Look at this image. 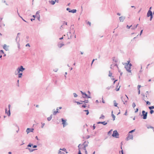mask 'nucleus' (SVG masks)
Instances as JSON below:
<instances>
[{
	"label": "nucleus",
	"mask_w": 154,
	"mask_h": 154,
	"mask_svg": "<svg viewBox=\"0 0 154 154\" xmlns=\"http://www.w3.org/2000/svg\"><path fill=\"white\" fill-rule=\"evenodd\" d=\"M142 114L141 116H143V119H147L148 112H146L144 110H143L142 112Z\"/></svg>",
	"instance_id": "1"
},
{
	"label": "nucleus",
	"mask_w": 154,
	"mask_h": 154,
	"mask_svg": "<svg viewBox=\"0 0 154 154\" xmlns=\"http://www.w3.org/2000/svg\"><path fill=\"white\" fill-rule=\"evenodd\" d=\"M119 134L118 133V132L116 130H115L113 131V133L112 134V136L114 137H115L116 138H119Z\"/></svg>",
	"instance_id": "2"
},
{
	"label": "nucleus",
	"mask_w": 154,
	"mask_h": 154,
	"mask_svg": "<svg viewBox=\"0 0 154 154\" xmlns=\"http://www.w3.org/2000/svg\"><path fill=\"white\" fill-rule=\"evenodd\" d=\"M25 70V68H23L22 66H21L20 67H18L17 69V71L18 73H19V72H22Z\"/></svg>",
	"instance_id": "3"
},
{
	"label": "nucleus",
	"mask_w": 154,
	"mask_h": 154,
	"mask_svg": "<svg viewBox=\"0 0 154 154\" xmlns=\"http://www.w3.org/2000/svg\"><path fill=\"white\" fill-rule=\"evenodd\" d=\"M61 120L62 122V124L63 125V127H64L67 125V124L66 122V119H65L63 118H62L61 119Z\"/></svg>",
	"instance_id": "4"
},
{
	"label": "nucleus",
	"mask_w": 154,
	"mask_h": 154,
	"mask_svg": "<svg viewBox=\"0 0 154 154\" xmlns=\"http://www.w3.org/2000/svg\"><path fill=\"white\" fill-rule=\"evenodd\" d=\"M66 9L67 11H69V12L72 13H75L77 11V10L76 9L70 10V9L69 8H66Z\"/></svg>",
	"instance_id": "5"
},
{
	"label": "nucleus",
	"mask_w": 154,
	"mask_h": 154,
	"mask_svg": "<svg viewBox=\"0 0 154 154\" xmlns=\"http://www.w3.org/2000/svg\"><path fill=\"white\" fill-rule=\"evenodd\" d=\"M133 139V135L132 134H128V136L126 137V140H128L130 139L132 140Z\"/></svg>",
	"instance_id": "6"
},
{
	"label": "nucleus",
	"mask_w": 154,
	"mask_h": 154,
	"mask_svg": "<svg viewBox=\"0 0 154 154\" xmlns=\"http://www.w3.org/2000/svg\"><path fill=\"white\" fill-rule=\"evenodd\" d=\"M34 130L33 128H28L26 130L27 134H28L30 132H33Z\"/></svg>",
	"instance_id": "7"
},
{
	"label": "nucleus",
	"mask_w": 154,
	"mask_h": 154,
	"mask_svg": "<svg viewBox=\"0 0 154 154\" xmlns=\"http://www.w3.org/2000/svg\"><path fill=\"white\" fill-rule=\"evenodd\" d=\"M125 67L126 69V70L129 72H131V69H129V66L127 64H125Z\"/></svg>",
	"instance_id": "8"
},
{
	"label": "nucleus",
	"mask_w": 154,
	"mask_h": 154,
	"mask_svg": "<svg viewBox=\"0 0 154 154\" xmlns=\"http://www.w3.org/2000/svg\"><path fill=\"white\" fill-rule=\"evenodd\" d=\"M153 15L152 12L151 11H148L147 14V17H149Z\"/></svg>",
	"instance_id": "9"
},
{
	"label": "nucleus",
	"mask_w": 154,
	"mask_h": 154,
	"mask_svg": "<svg viewBox=\"0 0 154 154\" xmlns=\"http://www.w3.org/2000/svg\"><path fill=\"white\" fill-rule=\"evenodd\" d=\"M81 94L82 95V97L84 98H86L87 97V94L85 92H83L82 91H80Z\"/></svg>",
	"instance_id": "10"
},
{
	"label": "nucleus",
	"mask_w": 154,
	"mask_h": 154,
	"mask_svg": "<svg viewBox=\"0 0 154 154\" xmlns=\"http://www.w3.org/2000/svg\"><path fill=\"white\" fill-rule=\"evenodd\" d=\"M97 124H102L104 125H107V122H106L105 121L104 122H97Z\"/></svg>",
	"instance_id": "11"
},
{
	"label": "nucleus",
	"mask_w": 154,
	"mask_h": 154,
	"mask_svg": "<svg viewBox=\"0 0 154 154\" xmlns=\"http://www.w3.org/2000/svg\"><path fill=\"white\" fill-rule=\"evenodd\" d=\"M125 17L124 16H121L119 17V20L120 22H123L125 19Z\"/></svg>",
	"instance_id": "12"
},
{
	"label": "nucleus",
	"mask_w": 154,
	"mask_h": 154,
	"mask_svg": "<svg viewBox=\"0 0 154 154\" xmlns=\"http://www.w3.org/2000/svg\"><path fill=\"white\" fill-rule=\"evenodd\" d=\"M5 111L6 113L8 116H10L11 115V112L10 109H9V110L7 111V108L5 109Z\"/></svg>",
	"instance_id": "13"
},
{
	"label": "nucleus",
	"mask_w": 154,
	"mask_h": 154,
	"mask_svg": "<svg viewBox=\"0 0 154 154\" xmlns=\"http://www.w3.org/2000/svg\"><path fill=\"white\" fill-rule=\"evenodd\" d=\"M26 149H28L30 152H32L35 150H37V149H31V148H28V147H26Z\"/></svg>",
	"instance_id": "14"
},
{
	"label": "nucleus",
	"mask_w": 154,
	"mask_h": 154,
	"mask_svg": "<svg viewBox=\"0 0 154 154\" xmlns=\"http://www.w3.org/2000/svg\"><path fill=\"white\" fill-rule=\"evenodd\" d=\"M58 108H57L56 109V110L53 113V115H55L57 113H59V112L58 111Z\"/></svg>",
	"instance_id": "15"
},
{
	"label": "nucleus",
	"mask_w": 154,
	"mask_h": 154,
	"mask_svg": "<svg viewBox=\"0 0 154 154\" xmlns=\"http://www.w3.org/2000/svg\"><path fill=\"white\" fill-rule=\"evenodd\" d=\"M3 48L6 51L8 50V48L7 47V46L6 44H4L3 46Z\"/></svg>",
	"instance_id": "16"
},
{
	"label": "nucleus",
	"mask_w": 154,
	"mask_h": 154,
	"mask_svg": "<svg viewBox=\"0 0 154 154\" xmlns=\"http://www.w3.org/2000/svg\"><path fill=\"white\" fill-rule=\"evenodd\" d=\"M53 115L52 114L51 115L50 117H48L47 118V120L48 121H50L52 119V118Z\"/></svg>",
	"instance_id": "17"
},
{
	"label": "nucleus",
	"mask_w": 154,
	"mask_h": 154,
	"mask_svg": "<svg viewBox=\"0 0 154 154\" xmlns=\"http://www.w3.org/2000/svg\"><path fill=\"white\" fill-rule=\"evenodd\" d=\"M114 106L115 107H118L117 105L118 103H117L115 100L113 101Z\"/></svg>",
	"instance_id": "18"
},
{
	"label": "nucleus",
	"mask_w": 154,
	"mask_h": 154,
	"mask_svg": "<svg viewBox=\"0 0 154 154\" xmlns=\"http://www.w3.org/2000/svg\"><path fill=\"white\" fill-rule=\"evenodd\" d=\"M18 77L19 78H21L23 75V73L22 72H19L18 73Z\"/></svg>",
	"instance_id": "19"
},
{
	"label": "nucleus",
	"mask_w": 154,
	"mask_h": 154,
	"mask_svg": "<svg viewBox=\"0 0 154 154\" xmlns=\"http://www.w3.org/2000/svg\"><path fill=\"white\" fill-rule=\"evenodd\" d=\"M56 1V0H55V1L51 0L50 1V2L51 5H54Z\"/></svg>",
	"instance_id": "20"
},
{
	"label": "nucleus",
	"mask_w": 154,
	"mask_h": 154,
	"mask_svg": "<svg viewBox=\"0 0 154 154\" xmlns=\"http://www.w3.org/2000/svg\"><path fill=\"white\" fill-rule=\"evenodd\" d=\"M119 83H118V85L116 86V91H118L119 90V88L120 87V86H119V87L118 88H117L119 86Z\"/></svg>",
	"instance_id": "21"
},
{
	"label": "nucleus",
	"mask_w": 154,
	"mask_h": 154,
	"mask_svg": "<svg viewBox=\"0 0 154 154\" xmlns=\"http://www.w3.org/2000/svg\"><path fill=\"white\" fill-rule=\"evenodd\" d=\"M81 145V144H79L78 146V147H79V152L78 154H82L81 152V151L80 150V148L79 147V146H80Z\"/></svg>",
	"instance_id": "22"
},
{
	"label": "nucleus",
	"mask_w": 154,
	"mask_h": 154,
	"mask_svg": "<svg viewBox=\"0 0 154 154\" xmlns=\"http://www.w3.org/2000/svg\"><path fill=\"white\" fill-rule=\"evenodd\" d=\"M112 112H113V111H112V118L113 119V120L114 121L115 120V116L112 114Z\"/></svg>",
	"instance_id": "23"
},
{
	"label": "nucleus",
	"mask_w": 154,
	"mask_h": 154,
	"mask_svg": "<svg viewBox=\"0 0 154 154\" xmlns=\"http://www.w3.org/2000/svg\"><path fill=\"white\" fill-rule=\"evenodd\" d=\"M33 146V144L32 143H29L28 145L27 146V147L29 148V147H31L32 146Z\"/></svg>",
	"instance_id": "24"
},
{
	"label": "nucleus",
	"mask_w": 154,
	"mask_h": 154,
	"mask_svg": "<svg viewBox=\"0 0 154 154\" xmlns=\"http://www.w3.org/2000/svg\"><path fill=\"white\" fill-rule=\"evenodd\" d=\"M64 45V44L63 43H61L60 44L58 45V47L60 48H61L62 46H63Z\"/></svg>",
	"instance_id": "25"
},
{
	"label": "nucleus",
	"mask_w": 154,
	"mask_h": 154,
	"mask_svg": "<svg viewBox=\"0 0 154 154\" xmlns=\"http://www.w3.org/2000/svg\"><path fill=\"white\" fill-rule=\"evenodd\" d=\"M86 141H85L84 143L82 145H81V146H82L83 145H84V146H85V145H87V146H88V143H89L88 142V141H87V144H86Z\"/></svg>",
	"instance_id": "26"
},
{
	"label": "nucleus",
	"mask_w": 154,
	"mask_h": 154,
	"mask_svg": "<svg viewBox=\"0 0 154 154\" xmlns=\"http://www.w3.org/2000/svg\"><path fill=\"white\" fill-rule=\"evenodd\" d=\"M36 18L39 21H40V15L39 14L36 16Z\"/></svg>",
	"instance_id": "27"
},
{
	"label": "nucleus",
	"mask_w": 154,
	"mask_h": 154,
	"mask_svg": "<svg viewBox=\"0 0 154 154\" xmlns=\"http://www.w3.org/2000/svg\"><path fill=\"white\" fill-rule=\"evenodd\" d=\"M149 108L150 110H151L152 109H154V105L153 106H149Z\"/></svg>",
	"instance_id": "28"
},
{
	"label": "nucleus",
	"mask_w": 154,
	"mask_h": 154,
	"mask_svg": "<svg viewBox=\"0 0 154 154\" xmlns=\"http://www.w3.org/2000/svg\"><path fill=\"white\" fill-rule=\"evenodd\" d=\"M74 102L75 103H77V104H82V103H80V102L77 101H75Z\"/></svg>",
	"instance_id": "29"
},
{
	"label": "nucleus",
	"mask_w": 154,
	"mask_h": 154,
	"mask_svg": "<svg viewBox=\"0 0 154 154\" xmlns=\"http://www.w3.org/2000/svg\"><path fill=\"white\" fill-rule=\"evenodd\" d=\"M112 129H111L108 132V134L109 135L111 134L112 132Z\"/></svg>",
	"instance_id": "30"
},
{
	"label": "nucleus",
	"mask_w": 154,
	"mask_h": 154,
	"mask_svg": "<svg viewBox=\"0 0 154 154\" xmlns=\"http://www.w3.org/2000/svg\"><path fill=\"white\" fill-rule=\"evenodd\" d=\"M105 118V116L103 115V114H102L101 115V116L100 117V119H103Z\"/></svg>",
	"instance_id": "31"
},
{
	"label": "nucleus",
	"mask_w": 154,
	"mask_h": 154,
	"mask_svg": "<svg viewBox=\"0 0 154 154\" xmlns=\"http://www.w3.org/2000/svg\"><path fill=\"white\" fill-rule=\"evenodd\" d=\"M84 111H85V112H86V115H88L89 114V111L88 110H84Z\"/></svg>",
	"instance_id": "32"
},
{
	"label": "nucleus",
	"mask_w": 154,
	"mask_h": 154,
	"mask_svg": "<svg viewBox=\"0 0 154 154\" xmlns=\"http://www.w3.org/2000/svg\"><path fill=\"white\" fill-rule=\"evenodd\" d=\"M135 106H136V105H135V103L134 102H133L132 104V106L134 108L135 107Z\"/></svg>",
	"instance_id": "33"
},
{
	"label": "nucleus",
	"mask_w": 154,
	"mask_h": 154,
	"mask_svg": "<svg viewBox=\"0 0 154 154\" xmlns=\"http://www.w3.org/2000/svg\"><path fill=\"white\" fill-rule=\"evenodd\" d=\"M150 103L149 101H146V104L147 105H150Z\"/></svg>",
	"instance_id": "34"
},
{
	"label": "nucleus",
	"mask_w": 154,
	"mask_h": 154,
	"mask_svg": "<svg viewBox=\"0 0 154 154\" xmlns=\"http://www.w3.org/2000/svg\"><path fill=\"white\" fill-rule=\"evenodd\" d=\"M86 103H84L82 106V107H83V108H85L86 107Z\"/></svg>",
	"instance_id": "35"
},
{
	"label": "nucleus",
	"mask_w": 154,
	"mask_h": 154,
	"mask_svg": "<svg viewBox=\"0 0 154 154\" xmlns=\"http://www.w3.org/2000/svg\"><path fill=\"white\" fill-rule=\"evenodd\" d=\"M73 95L74 97H76L78 96V95L75 93H73Z\"/></svg>",
	"instance_id": "36"
},
{
	"label": "nucleus",
	"mask_w": 154,
	"mask_h": 154,
	"mask_svg": "<svg viewBox=\"0 0 154 154\" xmlns=\"http://www.w3.org/2000/svg\"><path fill=\"white\" fill-rule=\"evenodd\" d=\"M112 73L110 72V71H109V76L111 77L112 76Z\"/></svg>",
	"instance_id": "37"
},
{
	"label": "nucleus",
	"mask_w": 154,
	"mask_h": 154,
	"mask_svg": "<svg viewBox=\"0 0 154 154\" xmlns=\"http://www.w3.org/2000/svg\"><path fill=\"white\" fill-rule=\"evenodd\" d=\"M138 24H137L136 25L134 26V28H131V29H135L136 28H137V26H138Z\"/></svg>",
	"instance_id": "38"
},
{
	"label": "nucleus",
	"mask_w": 154,
	"mask_h": 154,
	"mask_svg": "<svg viewBox=\"0 0 154 154\" xmlns=\"http://www.w3.org/2000/svg\"><path fill=\"white\" fill-rule=\"evenodd\" d=\"M135 131V129H134V130H132L129 132V134H130V133H132L134 132Z\"/></svg>",
	"instance_id": "39"
},
{
	"label": "nucleus",
	"mask_w": 154,
	"mask_h": 154,
	"mask_svg": "<svg viewBox=\"0 0 154 154\" xmlns=\"http://www.w3.org/2000/svg\"><path fill=\"white\" fill-rule=\"evenodd\" d=\"M130 61L129 60H128L127 61V63H123V65H125V64H127L128 65V64L130 63Z\"/></svg>",
	"instance_id": "40"
},
{
	"label": "nucleus",
	"mask_w": 154,
	"mask_h": 154,
	"mask_svg": "<svg viewBox=\"0 0 154 154\" xmlns=\"http://www.w3.org/2000/svg\"><path fill=\"white\" fill-rule=\"evenodd\" d=\"M87 146V145L84 146L82 147V149L85 150H86V147Z\"/></svg>",
	"instance_id": "41"
},
{
	"label": "nucleus",
	"mask_w": 154,
	"mask_h": 154,
	"mask_svg": "<svg viewBox=\"0 0 154 154\" xmlns=\"http://www.w3.org/2000/svg\"><path fill=\"white\" fill-rule=\"evenodd\" d=\"M154 112V111L153 110H152V109L151 110H150V113L151 114H152Z\"/></svg>",
	"instance_id": "42"
},
{
	"label": "nucleus",
	"mask_w": 154,
	"mask_h": 154,
	"mask_svg": "<svg viewBox=\"0 0 154 154\" xmlns=\"http://www.w3.org/2000/svg\"><path fill=\"white\" fill-rule=\"evenodd\" d=\"M88 100H85L83 102L88 103Z\"/></svg>",
	"instance_id": "43"
},
{
	"label": "nucleus",
	"mask_w": 154,
	"mask_h": 154,
	"mask_svg": "<svg viewBox=\"0 0 154 154\" xmlns=\"http://www.w3.org/2000/svg\"><path fill=\"white\" fill-rule=\"evenodd\" d=\"M128 66H129V69H131V66H132V64L131 63H129L128 64Z\"/></svg>",
	"instance_id": "44"
},
{
	"label": "nucleus",
	"mask_w": 154,
	"mask_h": 154,
	"mask_svg": "<svg viewBox=\"0 0 154 154\" xmlns=\"http://www.w3.org/2000/svg\"><path fill=\"white\" fill-rule=\"evenodd\" d=\"M19 17L22 19V20L24 22H26V23H27L28 22L26 21L25 20H24L22 17H21V16H20V15H19Z\"/></svg>",
	"instance_id": "45"
},
{
	"label": "nucleus",
	"mask_w": 154,
	"mask_h": 154,
	"mask_svg": "<svg viewBox=\"0 0 154 154\" xmlns=\"http://www.w3.org/2000/svg\"><path fill=\"white\" fill-rule=\"evenodd\" d=\"M2 2L5 3L6 5H8L7 3H6V1L5 0H2Z\"/></svg>",
	"instance_id": "46"
},
{
	"label": "nucleus",
	"mask_w": 154,
	"mask_h": 154,
	"mask_svg": "<svg viewBox=\"0 0 154 154\" xmlns=\"http://www.w3.org/2000/svg\"><path fill=\"white\" fill-rule=\"evenodd\" d=\"M141 86L140 85H137V90H140V88L141 87Z\"/></svg>",
	"instance_id": "47"
},
{
	"label": "nucleus",
	"mask_w": 154,
	"mask_h": 154,
	"mask_svg": "<svg viewBox=\"0 0 154 154\" xmlns=\"http://www.w3.org/2000/svg\"><path fill=\"white\" fill-rule=\"evenodd\" d=\"M123 100L124 102L125 101V102L126 103L127 102L128 100H127V99H126V98L123 99Z\"/></svg>",
	"instance_id": "48"
},
{
	"label": "nucleus",
	"mask_w": 154,
	"mask_h": 154,
	"mask_svg": "<svg viewBox=\"0 0 154 154\" xmlns=\"http://www.w3.org/2000/svg\"><path fill=\"white\" fill-rule=\"evenodd\" d=\"M41 124H42V126H41V128H43L44 126L45 125V123H42V122Z\"/></svg>",
	"instance_id": "49"
},
{
	"label": "nucleus",
	"mask_w": 154,
	"mask_h": 154,
	"mask_svg": "<svg viewBox=\"0 0 154 154\" xmlns=\"http://www.w3.org/2000/svg\"><path fill=\"white\" fill-rule=\"evenodd\" d=\"M121 99H122V101L123 102V104H125V102H124V100H123V97H121Z\"/></svg>",
	"instance_id": "50"
},
{
	"label": "nucleus",
	"mask_w": 154,
	"mask_h": 154,
	"mask_svg": "<svg viewBox=\"0 0 154 154\" xmlns=\"http://www.w3.org/2000/svg\"><path fill=\"white\" fill-rule=\"evenodd\" d=\"M132 26V25L130 26H129L128 25H127L126 26V27L128 29H129L130 28V27Z\"/></svg>",
	"instance_id": "51"
},
{
	"label": "nucleus",
	"mask_w": 154,
	"mask_h": 154,
	"mask_svg": "<svg viewBox=\"0 0 154 154\" xmlns=\"http://www.w3.org/2000/svg\"><path fill=\"white\" fill-rule=\"evenodd\" d=\"M19 38V40L18 42H19V40H20V37H19V36H17V37H16V41L17 42V38Z\"/></svg>",
	"instance_id": "52"
},
{
	"label": "nucleus",
	"mask_w": 154,
	"mask_h": 154,
	"mask_svg": "<svg viewBox=\"0 0 154 154\" xmlns=\"http://www.w3.org/2000/svg\"><path fill=\"white\" fill-rule=\"evenodd\" d=\"M40 13V11H38L36 12V14L37 15H38V14H39V13Z\"/></svg>",
	"instance_id": "53"
},
{
	"label": "nucleus",
	"mask_w": 154,
	"mask_h": 154,
	"mask_svg": "<svg viewBox=\"0 0 154 154\" xmlns=\"http://www.w3.org/2000/svg\"><path fill=\"white\" fill-rule=\"evenodd\" d=\"M97 60V59H93V60H92V62H91V65H92V64L93 63V62H94V60Z\"/></svg>",
	"instance_id": "54"
},
{
	"label": "nucleus",
	"mask_w": 154,
	"mask_h": 154,
	"mask_svg": "<svg viewBox=\"0 0 154 154\" xmlns=\"http://www.w3.org/2000/svg\"><path fill=\"white\" fill-rule=\"evenodd\" d=\"M37 147V146L36 145H33V146H32V147L33 148H36Z\"/></svg>",
	"instance_id": "55"
},
{
	"label": "nucleus",
	"mask_w": 154,
	"mask_h": 154,
	"mask_svg": "<svg viewBox=\"0 0 154 154\" xmlns=\"http://www.w3.org/2000/svg\"><path fill=\"white\" fill-rule=\"evenodd\" d=\"M63 25H67V23L65 22V21H64L63 22Z\"/></svg>",
	"instance_id": "56"
},
{
	"label": "nucleus",
	"mask_w": 154,
	"mask_h": 154,
	"mask_svg": "<svg viewBox=\"0 0 154 154\" xmlns=\"http://www.w3.org/2000/svg\"><path fill=\"white\" fill-rule=\"evenodd\" d=\"M86 98H91V97L90 96V95H87V97H86Z\"/></svg>",
	"instance_id": "57"
},
{
	"label": "nucleus",
	"mask_w": 154,
	"mask_h": 154,
	"mask_svg": "<svg viewBox=\"0 0 154 154\" xmlns=\"http://www.w3.org/2000/svg\"><path fill=\"white\" fill-rule=\"evenodd\" d=\"M60 150H63V151H65L66 150V149H65L64 148H63L62 149H60Z\"/></svg>",
	"instance_id": "58"
},
{
	"label": "nucleus",
	"mask_w": 154,
	"mask_h": 154,
	"mask_svg": "<svg viewBox=\"0 0 154 154\" xmlns=\"http://www.w3.org/2000/svg\"><path fill=\"white\" fill-rule=\"evenodd\" d=\"M87 23L90 26H91V23L89 21H88V22Z\"/></svg>",
	"instance_id": "59"
},
{
	"label": "nucleus",
	"mask_w": 154,
	"mask_h": 154,
	"mask_svg": "<svg viewBox=\"0 0 154 154\" xmlns=\"http://www.w3.org/2000/svg\"><path fill=\"white\" fill-rule=\"evenodd\" d=\"M124 115H125V116H126L127 115V110H126L125 112V113Z\"/></svg>",
	"instance_id": "60"
},
{
	"label": "nucleus",
	"mask_w": 154,
	"mask_h": 154,
	"mask_svg": "<svg viewBox=\"0 0 154 154\" xmlns=\"http://www.w3.org/2000/svg\"><path fill=\"white\" fill-rule=\"evenodd\" d=\"M96 128V127L95 126V124H94L93 126V129L94 130Z\"/></svg>",
	"instance_id": "61"
},
{
	"label": "nucleus",
	"mask_w": 154,
	"mask_h": 154,
	"mask_svg": "<svg viewBox=\"0 0 154 154\" xmlns=\"http://www.w3.org/2000/svg\"><path fill=\"white\" fill-rule=\"evenodd\" d=\"M143 30L142 29L141 30L140 32V35L142 34V33H143Z\"/></svg>",
	"instance_id": "62"
},
{
	"label": "nucleus",
	"mask_w": 154,
	"mask_h": 154,
	"mask_svg": "<svg viewBox=\"0 0 154 154\" xmlns=\"http://www.w3.org/2000/svg\"><path fill=\"white\" fill-rule=\"evenodd\" d=\"M152 18H153V15L152 16H150V18L149 20L150 21H151L152 20Z\"/></svg>",
	"instance_id": "63"
},
{
	"label": "nucleus",
	"mask_w": 154,
	"mask_h": 154,
	"mask_svg": "<svg viewBox=\"0 0 154 154\" xmlns=\"http://www.w3.org/2000/svg\"><path fill=\"white\" fill-rule=\"evenodd\" d=\"M0 52L2 53V54H4V51L3 50H1L0 51Z\"/></svg>",
	"instance_id": "64"
}]
</instances>
